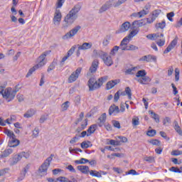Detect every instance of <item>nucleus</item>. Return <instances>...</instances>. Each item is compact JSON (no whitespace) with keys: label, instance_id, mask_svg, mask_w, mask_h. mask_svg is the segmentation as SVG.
Here are the masks:
<instances>
[{"label":"nucleus","instance_id":"obj_53","mask_svg":"<svg viewBox=\"0 0 182 182\" xmlns=\"http://www.w3.org/2000/svg\"><path fill=\"white\" fill-rule=\"evenodd\" d=\"M70 105V102L69 101H67L62 104L61 107L63 111L66 110L67 109H69V105Z\"/></svg>","mask_w":182,"mask_h":182},{"label":"nucleus","instance_id":"obj_23","mask_svg":"<svg viewBox=\"0 0 182 182\" xmlns=\"http://www.w3.org/2000/svg\"><path fill=\"white\" fill-rule=\"evenodd\" d=\"M141 85H148L149 82H151V78L149 76L142 77L136 80Z\"/></svg>","mask_w":182,"mask_h":182},{"label":"nucleus","instance_id":"obj_24","mask_svg":"<svg viewBox=\"0 0 182 182\" xmlns=\"http://www.w3.org/2000/svg\"><path fill=\"white\" fill-rule=\"evenodd\" d=\"M77 170L79 171H80L81 173H82L83 174H89V172H90L89 171V166H83V165H80V166H78L77 167Z\"/></svg>","mask_w":182,"mask_h":182},{"label":"nucleus","instance_id":"obj_21","mask_svg":"<svg viewBox=\"0 0 182 182\" xmlns=\"http://www.w3.org/2000/svg\"><path fill=\"white\" fill-rule=\"evenodd\" d=\"M28 173V167H25L23 171L20 173L19 176L17 178V182L22 181V180L25 179L26 177V173Z\"/></svg>","mask_w":182,"mask_h":182},{"label":"nucleus","instance_id":"obj_4","mask_svg":"<svg viewBox=\"0 0 182 182\" xmlns=\"http://www.w3.org/2000/svg\"><path fill=\"white\" fill-rule=\"evenodd\" d=\"M126 1L127 0H118L117 2H114V0H109L100 9L99 14H103V12H106V11H107V9H110L112 6H114V8H118V6H120V5L124 4Z\"/></svg>","mask_w":182,"mask_h":182},{"label":"nucleus","instance_id":"obj_49","mask_svg":"<svg viewBox=\"0 0 182 182\" xmlns=\"http://www.w3.org/2000/svg\"><path fill=\"white\" fill-rule=\"evenodd\" d=\"M109 144H111L112 146H121L122 143L120 142V141L111 139L109 140Z\"/></svg>","mask_w":182,"mask_h":182},{"label":"nucleus","instance_id":"obj_47","mask_svg":"<svg viewBox=\"0 0 182 182\" xmlns=\"http://www.w3.org/2000/svg\"><path fill=\"white\" fill-rule=\"evenodd\" d=\"M175 80L176 82L180 80V69L178 68H175Z\"/></svg>","mask_w":182,"mask_h":182},{"label":"nucleus","instance_id":"obj_10","mask_svg":"<svg viewBox=\"0 0 182 182\" xmlns=\"http://www.w3.org/2000/svg\"><path fill=\"white\" fill-rule=\"evenodd\" d=\"M161 14V10L157 9L152 12V14L146 18L147 23H153L154 21L159 17V15Z\"/></svg>","mask_w":182,"mask_h":182},{"label":"nucleus","instance_id":"obj_36","mask_svg":"<svg viewBox=\"0 0 182 182\" xmlns=\"http://www.w3.org/2000/svg\"><path fill=\"white\" fill-rule=\"evenodd\" d=\"M4 133L5 134H6V136H8V137L10 138V140L16 137V136H15V134H14V132L9 129H6Z\"/></svg>","mask_w":182,"mask_h":182},{"label":"nucleus","instance_id":"obj_57","mask_svg":"<svg viewBox=\"0 0 182 182\" xmlns=\"http://www.w3.org/2000/svg\"><path fill=\"white\" fill-rule=\"evenodd\" d=\"M132 124L133 126H139V124H140L138 117H135L132 119Z\"/></svg>","mask_w":182,"mask_h":182},{"label":"nucleus","instance_id":"obj_46","mask_svg":"<svg viewBox=\"0 0 182 182\" xmlns=\"http://www.w3.org/2000/svg\"><path fill=\"white\" fill-rule=\"evenodd\" d=\"M90 146H92V144L90 145V141H85L81 143V147L82 149H89V147H90Z\"/></svg>","mask_w":182,"mask_h":182},{"label":"nucleus","instance_id":"obj_48","mask_svg":"<svg viewBox=\"0 0 182 182\" xmlns=\"http://www.w3.org/2000/svg\"><path fill=\"white\" fill-rule=\"evenodd\" d=\"M148 141L153 146H160V144H161V143L160 142V141L159 139H151Z\"/></svg>","mask_w":182,"mask_h":182},{"label":"nucleus","instance_id":"obj_22","mask_svg":"<svg viewBox=\"0 0 182 182\" xmlns=\"http://www.w3.org/2000/svg\"><path fill=\"white\" fill-rule=\"evenodd\" d=\"M36 113V110L33 109H30L26 112V113L23 114V117L26 119H30V117H33Z\"/></svg>","mask_w":182,"mask_h":182},{"label":"nucleus","instance_id":"obj_61","mask_svg":"<svg viewBox=\"0 0 182 182\" xmlns=\"http://www.w3.org/2000/svg\"><path fill=\"white\" fill-rule=\"evenodd\" d=\"M38 136H39V128L36 127L33 131V137L36 138Z\"/></svg>","mask_w":182,"mask_h":182},{"label":"nucleus","instance_id":"obj_32","mask_svg":"<svg viewBox=\"0 0 182 182\" xmlns=\"http://www.w3.org/2000/svg\"><path fill=\"white\" fill-rule=\"evenodd\" d=\"M139 33V29H134L132 31H131L129 35L127 36H126L125 38H127L129 41L132 39V38H134V36H136V35H137Z\"/></svg>","mask_w":182,"mask_h":182},{"label":"nucleus","instance_id":"obj_35","mask_svg":"<svg viewBox=\"0 0 182 182\" xmlns=\"http://www.w3.org/2000/svg\"><path fill=\"white\" fill-rule=\"evenodd\" d=\"M84 117H85V113L80 112L79 117L75 121V124H79V123H80L81 124L85 121V119H83Z\"/></svg>","mask_w":182,"mask_h":182},{"label":"nucleus","instance_id":"obj_33","mask_svg":"<svg viewBox=\"0 0 182 182\" xmlns=\"http://www.w3.org/2000/svg\"><path fill=\"white\" fill-rule=\"evenodd\" d=\"M56 180L60 182H73V176L71 177V181L65 176H60Z\"/></svg>","mask_w":182,"mask_h":182},{"label":"nucleus","instance_id":"obj_59","mask_svg":"<svg viewBox=\"0 0 182 182\" xmlns=\"http://www.w3.org/2000/svg\"><path fill=\"white\" fill-rule=\"evenodd\" d=\"M120 99V90L117 91L114 95V102H117Z\"/></svg>","mask_w":182,"mask_h":182},{"label":"nucleus","instance_id":"obj_54","mask_svg":"<svg viewBox=\"0 0 182 182\" xmlns=\"http://www.w3.org/2000/svg\"><path fill=\"white\" fill-rule=\"evenodd\" d=\"M56 68V62L53 61L48 67L47 72H51Z\"/></svg>","mask_w":182,"mask_h":182},{"label":"nucleus","instance_id":"obj_1","mask_svg":"<svg viewBox=\"0 0 182 182\" xmlns=\"http://www.w3.org/2000/svg\"><path fill=\"white\" fill-rule=\"evenodd\" d=\"M81 7L79 4H76L64 17V19L61 24V29L63 31H66L69 26H72L75 21L78 18L79 11H80Z\"/></svg>","mask_w":182,"mask_h":182},{"label":"nucleus","instance_id":"obj_12","mask_svg":"<svg viewBox=\"0 0 182 182\" xmlns=\"http://www.w3.org/2000/svg\"><path fill=\"white\" fill-rule=\"evenodd\" d=\"M129 29H130V22L126 21L120 26L119 29L118 30V33L127 32Z\"/></svg>","mask_w":182,"mask_h":182},{"label":"nucleus","instance_id":"obj_31","mask_svg":"<svg viewBox=\"0 0 182 182\" xmlns=\"http://www.w3.org/2000/svg\"><path fill=\"white\" fill-rule=\"evenodd\" d=\"M156 41V45H158V46H164V44L166 43V38H164V34H162L161 37H159Z\"/></svg>","mask_w":182,"mask_h":182},{"label":"nucleus","instance_id":"obj_39","mask_svg":"<svg viewBox=\"0 0 182 182\" xmlns=\"http://www.w3.org/2000/svg\"><path fill=\"white\" fill-rule=\"evenodd\" d=\"M137 70V67H132L131 68H128L126 70L125 73L127 75H134L136 73V70Z\"/></svg>","mask_w":182,"mask_h":182},{"label":"nucleus","instance_id":"obj_44","mask_svg":"<svg viewBox=\"0 0 182 182\" xmlns=\"http://www.w3.org/2000/svg\"><path fill=\"white\" fill-rule=\"evenodd\" d=\"M76 48H77V46L75 45L73 47H71V48L68 51L67 53V55L70 58V56L72 55H73V53H75V50L76 49Z\"/></svg>","mask_w":182,"mask_h":182},{"label":"nucleus","instance_id":"obj_64","mask_svg":"<svg viewBox=\"0 0 182 182\" xmlns=\"http://www.w3.org/2000/svg\"><path fill=\"white\" fill-rule=\"evenodd\" d=\"M170 123H171V119H170V117H165V119L163 121L164 126H167V124H170Z\"/></svg>","mask_w":182,"mask_h":182},{"label":"nucleus","instance_id":"obj_13","mask_svg":"<svg viewBox=\"0 0 182 182\" xmlns=\"http://www.w3.org/2000/svg\"><path fill=\"white\" fill-rule=\"evenodd\" d=\"M130 41H129V39H127V38H124L123 40L121 41V43L119 46V49H121L122 50H127L128 48H129V43Z\"/></svg>","mask_w":182,"mask_h":182},{"label":"nucleus","instance_id":"obj_34","mask_svg":"<svg viewBox=\"0 0 182 182\" xmlns=\"http://www.w3.org/2000/svg\"><path fill=\"white\" fill-rule=\"evenodd\" d=\"M107 79H109V77L107 75L101 77L98 79L97 82H98V84L100 85V87H102V86H103V83H105V82H107Z\"/></svg>","mask_w":182,"mask_h":182},{"label":"nucleus","instance_id":"obj_38","mask_svg":"<svg viewBox=\"0 0 182 182\" xmlns=\"http://www.w3.org/2000/svg\"><path fill=\"white\" fill-rule=\"evenodd\" d=\"M119 49H120V47L117 46H114L109 53V55L115 56L116 53L119 51Z\"/></svg>","mask_w":182,"mask_h":182},{"label":"nucleus","instance_id":"obj_60","mask_svg":"<svg viewBox=\"0 0 182 182\" xmlns=\"http://www.w3.org/2000/svg\"><path fill=\"white\" fill-rule=\"evenodd\" d=\"M146 134L149 137H154V136H156V130L154 129L149 130L147 132Z\"/></svg>","mask_w":182,"mask_h":182},{"label":"nucleus","instance_id":"obj_37","mask_svg":"<svg viewBox=\"0 0 182 182\" xmlns=\"http://www.w3.org/2000/svg\"><path fill=\"white\" fill-rule=\"evenodd\" d=\"M149 14V7L145 6V9L141 10L139 12V18H143V16H146Z\"/></svg>","mask_w":182,"mask_h":182},{"label":"nucleus","instance_id":"obj_8","mask_svg":"<svg viewBox=\"0 0 182 182\" xmlns=\"http://www.w3.org/2000/svg\"><path fill=\"white\" fill-rule=\"evenodd\" d=\"M88 87L90 92H93V90H97V89H100V85L98 81H96L95 77H91L88 80Z\"/></svg>","mask_w":182,"mask_h":182},{"label":"nucleus","instance_id":"obj_63","mask_svg":"<svg viewBox=\"0 0 182 182\" xmlns=\"http://www.w3.org/2000/svg\"><path fill=\"white\" fill-rule=\"evenodd\" d=\"M144 160L148 161V163H154V158L153 156H146Z\"/></svg>","mask_w":182,"mask_h":182},{"label":"nucleus","instance_id":"obj_52","mask_svg":"<svg viewBox=\"0 0 182 182\" xmlns=\"http://www.w3.org/2000/svg\"><path fill=\"white\" fill-rule=\"evenodd\" d=\"M149 60L150 62H154L156 63L157 62V57L156 55L149 54Z\"/></svg>","mask_w":182,"mask_h":182},{"label":"nucleus","instance_id":"obj_43","mask_svg":"<svg viewBox=\"0 0 182 182\" xmlns=\"http://www.w3.org/2000/svg\"><path fill=\"white\" fill-rule=\"evenodd\" d=\"M75 164H86V163H89V160L85 158H82L80 160L75 161Z\"/></svg>","mask_w":182,"mask_h":182},{"label":"nucleus","instance_id":"obj_50","mask_svg":"<svg viewBox=\"0 0 182 182\" xmlns=\"http://www.w3.org/2000/svg\"><path fill=\"white\" fill-rule=\"evenodd\" d=\"M79 139H80V136H79V135H75L71 139V140L70 141V144H75V143L78 141Z\"/></svg>","mask_w":182,"mask_h":182},{"label":"nucleus","instance_id":"obj_5","mask_svg":"<svg viewBox=\"0 0 182 182\" xmlns=\"http://www.w3.org/2000/svg\"><path fill=\"white\" fill-rule=\"evenodd\" d=\"M53 159V154H51L49 157H48L44 163L38 168V172L40 176H46L48 174V168H49V166H50V163H52V160Z\"/></svg>","mask_w":182,"mask_h":182},{"label":"nucleus","instance_id":"obj_6","mask_svg":"<svg viewBox=\"0 0 182 182\" xmlns=\"http://www.w3.org/2000/svg\"><path fill=\"white\" fill-rule=\"evenodd\" d=\"M0 93L2 95L4 99L6 100L7 102H12V100L15 99L16 91L14 92L11 87H7L5 90L2 88Z\"/></svg>","mask_w":182,"mask_h":182},{"label":"nucleus","instance_id":"obj_2","mask_svg":"<svg viewBox=\"0 0 182 182\" xmlns=\"http://www.w3.org/2000/svg\"><path fill=\"white\" fill-rule=\"evenodd\" d=\"M49 53H50V50L48 51H46L44 53H43L38 58L37 62H38V63H37L36 65H34L33 68H31L27 75H26V77H29V76H31L32 75V73H33V72H35V70H38V69H40V68H42L43 66H45V65H46V60H45V59L46 58V56H48V55H49Z\"/></svg>","mask_w":182,"mask_h":182},{"label":"nucleus","instance_id":"obj_3","mask_svg":"<svg viewBox=\"0 0 182 182\" xmlns=\"http://www.w3.org/2000/svg\"><path fill=\"white\" fill-rule=\"evenodd\" d=\"M93 55H95V56H97V58H100L101 59H102L106 66H112V65H113V60L112 59V55H107V53L103 50H94Z\"/></svg>","mask_w":182,"mask_h":182},{"label":"nucleus","instance_id":"obj_58","mask_svg":"<svg viewBox=\"0 0 182 182\" xmlns=\"http://www.w3.org/2000/svg\"><path fill=\"white\" fill-rule=\"evenodd\" d=\"M112 125L116 129H122V127L120 126V122H119V121L113 120L112 121Z\"/></svg>","mask_w":182,"mask_h":182},{"label":"nucleus","instance_id":"obj_26","mask_svg":"<svg viewBox=\"0 0 182 182\" xmlns=\"http://www.w3.org/2000/svg\"><path fill=\"white\" fill-rule=\"evenodd\" d=\"M21 160H22V155H21V153H19L18 154L14 156L12 159L11 166H15V164H18V162L21 161Z\"/></svg>","mask_w":182,"mask_h":182},{"label":"nucleus","instance_id":"obj_45","mask_svg":"<svg viewBox=\"0 0 182 182\" xmlns=\"http://www.w3.org/2000/svg\"><path fill=\"white\" fill-rule=\"evenodd\" d=\"M156 28H157V29H164L166 28V21H163L161 23H156Z\"/></svg>","mask_w":182,"mask_h":182},{"label":"nucleus","instance_id":"obj_55","mask_svg":"<svg viewBox=\"0 0 182 182\" xmlns=\"http://www.w3.org/2000/svg\"><path fill=\"white\" fill-rule=\"evenodd\" d=\"M110 43V37L107 36L105 38V39L102 41V45L104 46H107V45H109V43Z\"/></svg>","mask_w":182,"mask_h":182},{"label":"nucleus","instance_id":"obj_41","mask_svg":"<svg viewBox=\"0 0 182 182\" xmlns=\"http://www.w3.org/2000/svg\"><path fill=\"white\" fill-rule=\"evenodd\" d=\"M90 176H92V177H97L98 178H102V176H100V173L97 171L91 170L90 171Z\"/></svg>","mask_w":182,"mask_h":182},{"label":"nucleus","instance_id":"obj_9","mask_svg":"<svg viewBox=\"0 0 182 182\" xmlns=\"http://www.w3.org/2000/svg\"><path fill=\"white\" fill-rule=\"evenodd\" d=\"M82 73V68H78L75 71H74L68 78V83H73L76 82L79 78V75Z\"/></svg>","mask_w":182,"mask_h":182},{"label":"nucleus","instance_id":"obj_17","mask_svg":"<svg viewBox=\"0 0 182 182\" xmlns=\"http://www.w3.org/2000/svg\"><path fill=\"white\" fill-rule=\"evenodd\" d=\"M97 68H99V60H94L90 68V72L91 73H96V71L97 70Z\"/></svg>","mask_w":182,"mask_h":182},{"label":"nucleus","instance_id":"obj_27","mask_svg":"<svg viewBox=\"0 0 182 182\" xmlns=\"http://www.w3.org/2000/svg\"><path fill=\"white\" fill-rule=\"evenodd\" d=\"M87 127V119H85L84 121H82L80 127H78L77 128V133H80L82 130H85V129H86Z\"/></svg>","mask_w":182,"mask_h":182},{"label":"nucleus","instance_id":"obj_14","mask_svg":"<svg viewBox=\"0 0 182 182\" xmlns=\"http://www.w3.org/2000/svg\"><path fill=\"white\" fill-rule=\"evenodd\" d=\"M118 113H120V109L119 108V107L113 105H111L109 108V116H112V114H114V116H116V114H118Z\"/></svg>","mask_w":182,"mask_h":182},{"label":"nucleus","instance_id":"obj_11","mask_svg":"<svg viewBox=\"0 0 182 182\" xmlns=\"http://www.w3.org/2000/svg\"><path fill=\"white\" fill-rule=\"evenodd\" d=\"M60 21H62V13L60 10L56 9L53 18L54 25H60Z\"/></svg>","mask_w":182,"mask_h":182},{"label":"nucleus","instance_id":"obj_62","mask_svg":"<svg viewBox=\"0 0 182 182\" xmlns=\"http://www.w3.org/2000/svg\"><path fill=\"white\" fill-rule=\"evenodd\" d=\"M167 18L168 19V21H170V22H173V17H174V12H170L168 14H167L166 15Z\"/></svg>","mask_w":182,"mask_h":182},{"label":"nucleus","instance_id":"obj_28","mask_svg":"<svg viewBox=\"0 0 182 182\" xmlns=\"http://www.w3.org/2000/svg\"><path fill=\"white\" fill-rule=\"evenodd\" d=\"M96 129H97V124L91 125L87 131V136L89 137V136H90V134H93V133H95V132H96Z\"/></svg>","mask_w":182,"mask_h":182},{"label":"nucleus","instance_id":"obj_29","mask_svg":"<svg viewBox=\"0 0 182 182\" xmlns=\"http://www.w3.org/2000/svg\"><path fill=\"white\" fill-rule=\"evenodd\" d=\"M173 129L176 130V133L179 134V136H182V130L181 128L180 127V125H178V122H173Z\"/></svg>","mask_w":182,"mask_h":182},{"label":"nucleus","instance_id":"obj_56","mask_svg":"<svg viewBox=\"0 0 182 182\" xmlns=\"http://www.w3.org/2000/svg\"><path fill=\"white\" fill-rule=\"evenodd\" d=\"M139 62L150 63V60H149V55H144L141 58H139Z\"/></svg>","mask_w":182,"mask_h":182},{"label":"nucleus","instance_id":"obj_42","mask_svg":"<svg viewBox=\"0 0 182 182\" xmlns=\"http://www.w3.org/2000/svg\"><path fill=\"white\" fill-rule=\"evenodd\" d=\"M144 23L141 22V21H134L132 23V26L137 28H141V26H144Z\"/></svg>","mask_w":182,"mask_h":182},{"label":"nucleus","instance_id":"obj_20","mask_svg":"<svg viewBox=\"0 0 182 182\" xmlns=\"http://www.w3.org/2000/svg\"><path fill=\"white\" fill-rule=\"evenodd\" d=\"M106 119H107V115L106 113H103L99 118L98 121V126L99 127H102L105 125V123H106Z\"/></svg>","mask_w":182,"mask_h":182},{"label":"nucleus","instance_id":"obj_25","mask_svg":"<svg viewBox=\"0 0 182 182\" xmlns=\"http://www.w3.org/2000/svg\"><path fill=\"white\" fill-rule=\"evenodd\" d=\"M19 143H20V141H19V140H18L16 139V137L12 138L11 139H9V146L10 147H16V146H19Z\"/></svg>","mask_w":182,"mask_h":182},{"label":"nucleus","instance_id":"obj_7","mask_svg":"<svg viewBox=\"0 0 182 182\" xmlns=\"http://www.w3.org/2000/svg\"><path fill=\"white\" fill-rule=\"evenodd\" d=\"M81 29L82 26H75L73 29H71L69 32L65 33V36H63V39H71V38H73V36L77 35Z\"/></svg>","mask_w":182,"mask_h":182},{"label":"nucleus","instance_id":"obj_30","mask_svg":"<svg viewBox=\"0 0 182 182\" xmlns=\"http://www.w3.org/2000/svg\"><path fill=\"white\" fill-rule=\"evenodd\" d=\"M149 114H151V117L154 119L156 123H160V117L159 114H156V112L153 111H149Z\"/></svg>","mask_w":182,"mask_h":182},{"label":"nucleus","instance_id":"obj_19","mask_svg":"<svg viewBox=\"0 0 182 182\" xmlns=\"http://www.w3.org/2000/svg\"><path fill=\"white\" fill-rule=\"evenodd\" d=\"M163 33H151L146 36L147 39H149V41H157L159 38H162Z\"/></svg>","mask_w":182,"mask_h":182},{"label":"nucleus","instance_id":"obj_51","mask_svg":"<svg viewBox=\"0 0 182 182\" xmlns=\"http://www.w3.org/2000/svg\"><path fill=\"white\" fill-rule=\"evenodd\" d=\"M124 91L126 95H128V99H132V89H130L129 87H127Z\"/></svg>","mask_w":182,"mask_h":182},{"label":"nucleus","instance_id":"obj_15","mask_svg":"<svg viewBox=\"0 0 182 182\" xmlns=\"http://www.w3.org/2000/svg\"><path fill=\"white\" fill-rule=\"evenodd\" d=\"M118 83H120V80H114L109 81L106 85V89L107 90H110V89H113L116 85H118Z\"/></svg>","mask_w":182,"mask_h":182},{"label":"nucleus","instance_id":"obj_40","mask_svg":"<svg viewBox=\"0 0 182 182\" xmlns=\"http://www.w3.org/2000/svg\"><path fill=\"white\" fill-rule=\"evenodd\" d=\"M147 75V73H146V70H139L136 74V77H144Z\"/></svg>","mask_w":182,"mask_h":182},{"label":"nucleus","instance_id":"obj_18","mask_svg":"<svg viewBox=\"0 0 182 182\" xmlns=\"http://www.w3.org/2000/svg\"><path fill=\"white\" fill-rule=\"evenodd\" d=\"M78 46V50H87L89 49H91L92 46H93V44L92 43H84L82 45Z\"/></svg>","mask_w":182,"mask_h":182},{"label":"nucleus","instance_id":"obj_16","mask_svg":"<svg viewBox=\"0 0 182 182\" xmlns=\"http://www.w3.org/2000/svg\"><path fill=\"white\" fill-rule=\"evenodd\" d=\"M12 153H14V149L12 148L6 149L1 152V154H0V159H5L6 157H9V156H11V154H12Z\"/></svg>","mask_w":182,"mask_h":182}]
</instances>
